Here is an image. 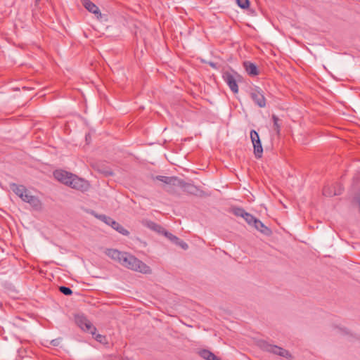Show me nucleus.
<instances>
[{
    "label": "nucleus",
    "instance_id": "1",
    "mask_svg": "<svg viewBox=\"0 0 360 360\" xmlns=\"http://www.w3.org/2000/svg\"><path fill=\"white\" fill-rule=\"evenodd\" d=\"M122 259L120 264L127 269L142 274H150L151 272L150 266L131 254L125 252Z\"/></svg>",
    "mask_w": 360,
    "mask_h": 360
},
{
    "label": "nucleus",
    "instance_id": "2",
    "mask_svg": "<svg viewBox=\"0 0 360 360\" xmlns=\"http://www.w3.org/2000/svg\"><path fill=\"white\" fill-rule=\"evenodd\" d=\"M222 79L233 94L238 92V82H242L243 77L236 71L230 68L222 72Z\"/></svg>",
    "mask_w": 360,
    "mask_h": 360
},
{
    "label": "nucleus",
    "instance_id": "3",
    "mask_svg": "<svg viewBox=\"0 0 360 360\" xmlns=\"http://www.w3.org/2000/svg\"><path fill=\"white\" fill-rule=\"evenodd\" d=\"M260 347L265 351L278 355L280 356L291 359V354L287 350L277 345L269 344L266 342H262Z\"/></svg>",
    "mask_w": 360,
    "mask_h": 360
},
{
    "label": "nucleus",
    "instance_id": "4",
    "mask_svg": "<svg viewBox=\"0 0 360 360\" xmlns=\"http://www.w3.org/2000/svg\"><path fill=\"white\" fill-rule=\"evenodd\" d=\"M95 217L103 221L105 224L110 226L113 229L116 230L123 236H128L129 234V232L127 229L111 217L105 214H95Z\"/></svg>",
    "mask_w": 360,
    "mask_h": 360
},
{
    "label": "nucleus",
    "instance_id": "5",
    "mask_svg": "<svg viewBox=\"0 0 360 360\" xmlns=\"http://www.w3.org/2000/svg\"><path fill=\"white\" fill-rule=\"evenodd\" d=\"M75 322L82 330L88 332L91 335L96 334V328L84 315H77L75 316Z\"/></svg>",
    "mask_w": 360,
    "mask_h": 360
},
{
    "label": "nucleus",
    "instance_id": "6",
    "mask_svg": "<svg viewBox=\"0 0 360 360\" xmlns=\"http://www.w3.org/2000/svg\"><path fill=\"white\" fill-rule=\"evenodd\" d=\"M250 96L258 107L264 108L266 106V98L262 89L259 87L252 89Z\"/></svg>",
    "mask_w": 360,
    "mask_h": 360
},
{
    "label": "nucleus",
    "instance_id": "7",
    "mask_svg": "<svg viewBox=\"0 0 360 360\" xmlns=\"http://www.w3.org/2000/svg\"><path fill=\"white\" fill-rule=\"evenodd\" d=\"M250 139L254 148V154L256 158H260L262 156L263 148L258 133L252 129L250 131Z\"/></svg>",
    "mask_w": 360,
    "mask_h": 360
},
{
    "label": "nucleus",
    "instance_id": "8",
    "mask_svg": "<svg viewBox=\"0 0 360 360\" xmlns=\"http://www.w3.org/2000/svg\"><path fill=\"white\" fill-rule=\"evenodd\" d=\"M69 186L77 191L85 192L89 190L90 185L87 181L74 174L71 181H70Z\"/></svg>",
    "mask_w": 360,
    "mask_h": 360
},
{
    "label": "nucleus",
    "instance_id": "9",
    "mask_svg": "<svg viewBox=\"0 0 360 360\" xmlns=\"http://www.w3.org/2000/svg\"><path fill=\"white\" fill-rule=\"evenodd\" d=\"M53 176L58 181L69 186L70 181H71L74 174L65 170L60 169L56 170L53 172Z\"/></svg>",
    "mask_w": 360,
    "mask_h": 360
},
{
    "label": "nucleus",
    "instance_id": "10",
    "mask_svg": "<svg viewBox=\"0 0 360 360\" xmlns=\"http://www.w3.org/2000/svg\"><path fill=\"white\" fill-rule=\"evenodd\" d=\"M82 4L89 12L94 13L98 19L101 18V13L95 4L90 0H82Z\"/></svg>",
    "mask_w": 360,
    "mask_h": 360
},
{
    "label": "nucleus",
    "instance_id": "11",
    "mask_svg": "<svg viewBox=\"0 0 360 360\" xmlns=\"http://www.w3.org/2000/svg\"><path fill=\"white\" fill-rule=\"evenodd\" d=\"M342 193V188L340 186H325L323 188V194L326 197H332L338 195Z\"/></svg>",
    "mask_w": 360,
    "mask_h": 360
},
{
    "label": "nucleus",
    "instance_id": "12",
    "mask_svg": "<svg viewBox=\"0 0 360 360\" xmlns=\"http://www.w3.org/2000/svg\"><path fill=\"white\" fill-rule=\"evenodd\" d=\"M105 254L118 263H121L125 252H120L117 249L109 248L105 250Z\"/></svg>",
    "mask_w": 360,
    "mask_h": 360
},
{
    "label": "nucleus",
    "instance_id": "13",
    "mask_svg": "<svg viewBox=\"0 0 360 360\" xmlns=\"http://www.w3.org/2000/svg\"><path fill=\"white\" fill-rule=\"evenodd\" d=\"M176 186L183 188L184 191L191 194H195L198 191L196 186L191 184L186 183L179 179H178V183Z\"/></svg>",
    "mask_w": 360,
    "mask_h": 360
},
{
    "label": "nucleus",
    "instance_id": "14",
    "mask_svg": "<svg viewBox=\"0 0 360 360\" xmlns=\"http://www.w3.org/2000/svg\"><path fill=\"white\" fill-rule=\"evenodd\" d=\"M243 67L250 76H257L259 75V70L257 65L250 61H244Z\"/></svg>",
    "mask_w": 360,
    "mask_h": 360
},
{
    "label": "nucleus",
    "instance_id": "15",
    "mask_svg": "<svg viewBox=\"0 0 360 360\" xmlns=\"http://www.w3.org/2000/svg\"><path fill=\"white\" fill-rule=\"evenodd\" d=\"M155 179H157L160 181H162L165 183V184L170 185V186H176V184L178 183V178L176 176H161L158 175L154 177Z\"/></svg>",
    "mask_w": 360,
    "mask_h": 360
},
{
    "label": "nucleus",
    "instance_id": "16",
    "mask_svg": "<svg viewBox=\"0 0 360 360\" xmlns=\"http://www.w3.org/2000/svg\"><path fill=\"white\" fill-rule=\"evenodd\" d=\"M253 226L259 232L263 233L265 236H270L272 233L271 230L266 226L259 219H257L255 223L253 224Z\"/></svg>",
    "mask_w": 360,
    "mask_h": 360
},
{
    "label": "nucleus",
    "instance_id": "17",
    "mask_svg": "<svg viewBox=\"0 0 360 360\" xmlns=\"http://www.w3.org/2000/svg\"><path fill=\"white\" fill-rule=\"evenodd\" d=\"M24 202L30 203L32 207L38 208L41 206V202L36 196L30 195L29 193L25 194L22 200Z\"/></svg>",
    "mask_w": 360,
    "mask_h": 360
},
{
    "label": "nucleus",
    "instance_id": "18",
    "mask_svg": "<svg viewBox=\"0 0 360 360\" xmlns=\"http://www.w3.org/2000/svg\"><path fill=\"white\" fill-rule=\"evenodd\" d=\"M10 188L18 197L21 196L22 193H25V191H27V188L25 186L18 185L15 183L10 184Z\"/></svg>",
    "mask_w": 360,
    "mask_h": 360
},
{
    "label": "nucleus",
    "instance_id": "19",
    "mask_svg": "<svg viewBox=\"0 0 360 360\" xmlns=\"http://www.w3.org/2000/svg\"><path fill=\"white\" fill-rule=\"evenodd\" d=\"M143 224L144 226H147L148 228H149L150 229L155 231L159 233H161L164 229V228L162 226H160L152 221H148V220L143 221Z\"/></svg>",
    "mask_w": 360,
    "mask_h": 360
},
{
    "label": "nucleus",
    "instance_id": "20",
    "mask_svg": "<svg viewBox=\"0 0 360 360\" xmlns=\"http://www.w3.org/2000/svg\"><path fill=\"white\" fill-rule=\"evenodd\" d=\"M199 355L205 360H220L214 353L207 349L200 350Z\"/></svg>",
    "mask_w": 360,
    "mask_h": 360
},
{
    "label": "nucleus",
    "instance_id": "21",
    "mask_svg": "<svg viewBox=\"0 0 360 360\" xmlns=\"http://www.w3.org/2000/svg\"><path fill=\"white\" fill-rule=\"evenodd\" d=\"M245 221L249 224V225H252L255 223L256 220L257 219V218H255L252 214L248 213L246 212V213L245 214V215L243 216V217Z\"/></svg>",
    "mask_w": 360,
    "mask_h": 360
},
{
    "label": "nucleus",
    "instance_id": "22",
    "mask_svg": "<svg viewBox=\"0 0 360 360\" xmlns=\"http://www.w3.org/2000/svg\"><path fill=\"white\" fill-rule=\"evenodd\" d=\"M231 212L234 215H236L237 217H243V216L246 213L245 210L243 208L238 207H232Z\"/></svg>",
    "mask_w": 360,
    "mask_h": 360
},
{
    "label": "nucleus",
    "instance_id": "23",
    "mask_svg": "<svg viewBox=\"0 0 360 360\" xmlns=\"http://www.w3.org/2000/svg\"><path fill=\"white\" fill-rule=\"evenodd\" d=\"M161 234L165 236L172 242L179 240L178 237H176V236H174L173 234H172L171 233L168 232L165 229H163V231H162Z\"/></svg>",
    "mask_w": 360,
    "mask_h": 360
},
{
    "label": "nucleus",
    "instance_id": "24",
    "mask_svg": "<svg viewBox=\"0 0 360 360\" xmlns=\"http://www.w3.org/2000/svg\"><path fill=\"white\" fill-rule=\"evenodd\" d=\"M272 120H273V122H274V129L276 130L278 133H279L281 126L278 124V122H279L278 117L276 115H273Z\"/></svg>",
    "mask_w": 360,
    "mask_h": 360
},
{
    "label": "nucleus",
    "instance_id": "25",
    "mask_svg": "<svg viewBox=\"0 0 360 360\" xmlns=\"http://www.w3.org/2000/svg\"><path fill=\"white\" fill-rule=\"evenodd\" d=\"M59 291L65 295H71L72 294V290L69 287L66 286H60Z\"/></svg>",
    "mask_w": 360,
    "mask_h": 360
},
{
    "label": "nucleus",
    "instance_id": "26",
    "mask_svg": "<svg viewBox=\"0 0 360 360\" xmlns=\"http://www.w3.org/2000/svg\"><path fill=\"white\" fill-rule=\"evenodd\" d=\"M237 4L241 8H246L249 6V0H236Z\"/></svg>",
    "mask_w": 360,
    "mask_h": 360
},
{
    "label": "nucleus",
    "instance_id": "27",
    "mask_svg": "<svg viewBox=\"0 0 360 360\" xmlns=\"http://www.w3.org/2000/svg\"><path fill=\"white\" fill-rule=\"evenodd\" d=\"M94 336V338L96 341L99 342L100 343H105L106 342V338L104 335H102L101 334H95L93 335Z\"/></svg>",
    "mask_w": 360,
    "mask_h": 360
},
{
    "label": "nucleus",
    "instance_id": "28",
    "mask_svg": "<svg viewBox=\"0 0 360 360\" xmlns=\"http://www.w3.org/2000/svg\"><path fill=\"white\" fill-rule=\"evenodd\" d=\"M173 243L180 246L184 250H187L188 248V244L185 243L184 240H180L179 238V240L173 241Z\"/></svg>",
    "mask_w": 360,
    "mask_h": 360
},
{
    "label": "nucleus",
    "instance_id": "29",
    "mask_svg": "<svg viewBox=\"0 0 360 360\" xmlns=\"http://www.w3.org/2000/svg\"><path fill=\"white\" fill-rule=\"evenodd\" d=\"M51 343L53 346H58L59 344V340L58 339H55V340H51Z\"/></svg>",
    "mask_w": 360,
    "mask_h": 360
},
{
    "label": "nucleus",
    "instance_id": "30",
    "mask_svg": "<svg viewBox=\"0 0 360 360\" xmlns=\"http://www.w3.org/2000/svg\"><path fill=\"white\" fill-rule=\"evenodd\" d=\"M210 66H211L214 69H218V67L215 63L210 62L209 63Z\"/></svg>",
    "mask_w": 360,
    "mask_h": 360
},
{
    "label": "nucleus",
    "instance_id": "31",
    "mask_svg": "<svg viewBox=\"0 0 360 360\" xmlns=\"http://www.w3.org/2000/svg\"><path fill=\"white\" fill-rule=\"evenodd\" d=\"M105 176H112L113 174L112 172L110 170H106L103 172Z\"/></svg>",
    "mask_w": 360,
    "mask_h": 360
},
{
    "label": "nucleus",
    "instance_id": "32",
    "mask_svg": "<svg viewBox=\"0 0 360 360\" xmlns=\"http://www.w3.org/2000/svg\"><path fill=\"white\" fill-rule=\"evenodd\" d=\"M28 193L27 190L25 191V193H22V195L21 196H20L19 198H20L22 200H23V198L25 196V194H27Z\"/></svg>",
    "mask_w": 360,
    "mask_h": 360
},
{
    "label": "nucleus",
    "instance_id": "33",
    "mask_svg": "<svg viewBox=\"0 0 360 360\" xmlns=\"http://www.w3.org/2000/svg\"><path fill=\"white\" fill-rule=\"evenodd\" d=\"M169 188H170L169 187H166V188H165V190L166 191H168V192H169V191H170V189H169Z\"/></svg>",
    "mask_w": 360,
    "mask_h": 360
}]
</instances>
